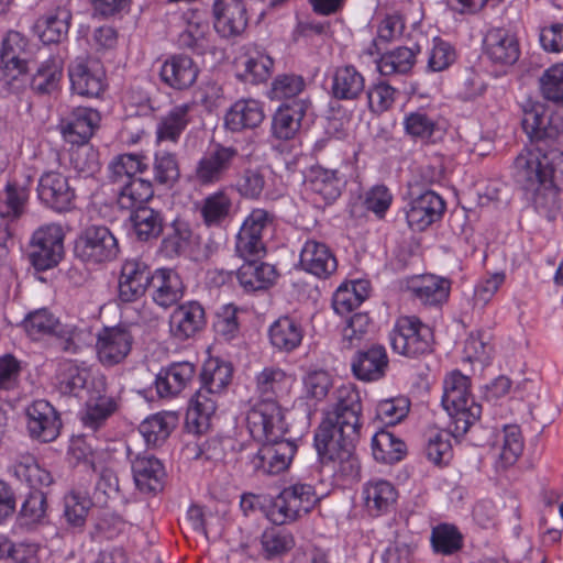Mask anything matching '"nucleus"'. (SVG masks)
<instances>
[{
	"instance_id": "f257e3e1",
	"label": "nucleus",
	"mask_w": 563,
	"mask_h": 563,
	"mask_svg": "<svg viewBox=\"0 0 563 563\" xmlns=\"http://www.w3.org/2000/svg\"><path fill=\"white\" fill-rule=\"evenodd\" d=\"M362 399L352 386L338 389L336 402L314 431L313 444L323 470L338 481H354L360 477L361 464L356 444L363 423Z\"/></svg>"
},
{
	"instance_id": "f03ea898",
	"label": "nucleus",
	"mask_w": 563,
	"mask_h": 563,
	"mask_svg": "<svg viewBox=\"0 0 563 563\" xmlns=\"http://www.w3.org/2000/svg\"><path fill=\"white\" fill-rule=\"evenodd\" d=\"M515 183L531 195L534 210L549 221L561 209L563 190V152L558 148H523L514 162Z\"/></svg>"
},
{
	"instance_id": "7ed1b4c3",
	"label": "nucleus",
	"mask_w": 563,
	"mask_h": 563,
	"mask_svg": "<svg viewBox=\"0 0 563 563\" xmlns=\"http://www.w3.org/2000/svg\"><path fill=\"white\" fill-rule=\"evenodd\" d=\"M234 367L231 362L219 357L205 361L197 378L199 388L191 396L186 423L190 432L201 434L209 427V420L217 409V398L232 383Z\"/></svg>"
},
{
	"instance_id": "20e7f679",
	"label": "nucleus",
	"mask_w": 563,
	"mask_h": 563,
	"mask_svg": "<svg viewBox=\"0 0 563 563\" xmlns=\"http://www.w3.org/2000/svg\"><path fill=\"white\" fill-rule=\"evenodd\" d=\"M441 404L450 417L451 434L455 438L463 437L479 422L482 405L471 393V378L459 369L444 377Z\"/></svg>"
},
{
	"instance_id": "39448f33",
	"label": "nucleus",
	"mask_w": 563,
	"mask_h": 563,
	"mask_svg": "<svg viewBox=\"0 0 563 563\" xmlns=\"http://www.w3.org/2000/svg\"><path fill=\"white\" fill-rule=\"evenodd\" d=\"M256 393L261 401L247 415V424L253 426L256 433H262L267 426L279 431L284 422L278 399L288 390V376L279 367H265L256 375Z\"/></svg>"
},
{
	"instance_id": "423d86ee",
	"label": "nucleus",
	"mask_w": 563,
	"mask_h": 563,
	"mask_svg": "<svg viewBox=\"0 0 563 563\" xmlns=\"http://www.w3.org/2000/svg\"><path fill=\"white\" fill-rule=\"evenodd\" d=\"M249 429L254 439L263 442L258 451L250 457L253 471L262 475H277L286 471L297 452V445L294 441L284 439L287 432L285 422H280L278 432L269 426L262 433H256L253 426H249Z\"/></svg>"
},
{
	"instance_id": "0eeeda50",
	"label": "nucleus",
	"mask_w": 563,
	"mask_h": 563,
	"mask_svg": "<svg viewBox=\"0 0 563 563\" xmlns=\"http://www.w3.org/2000/svg\"><path fill=\"white\" fill-rule=\"evenodd\" d=\"M65 232L59 223L40 225L30 236L26 257L36 272L55 268L65 256Z\"/></svg>"
},
{
	"instance_id": "6e6552de",
	"label": "nucleus",
	"mask_w": 563,
	"mask_h": 563,
	"mask_svg": "<svg viewBox=\"0 0 563 563\" xmlns=\"http://www.w3.org/2000/svg\"><path fill=\"white\" fill-rule=\"evenodd\" d=\"M276 225L274 211L254 208L243 220L235 235V254L241 258L263 257L266 254L265 238Z\"/></svg>"
},
{
	"instance_id": "1a4fd4ad",
	"label": "nucleus",
	"mask_w": 563,
	"mask_h": 563,
	"mask_svg": "<svg viewBox=\"0 0 563 563\" xmlns=\"http://www.w3.org/2000/svg\"><path fill=\"white\" fill-rule=\"evenodd\" d=\"M119 242L112 231L102 224L84 228L75 239L74 255L86 265H102L117 258Z\"/></svg>"
},
{
	"instance_id": "9d476101",
	"label": "nucleus",
	"mask_w": 563,
	"mask_h": 563,
	"mask_svg": "<svg viewBox=\"0 0 563 563\" xmlns=\"http://www.w3.org/2000/svg\"><path fill=\"white\" fill-rule=\"evenodd\" d=\"M389 340L395 353L417 358L431 352L433 333L418 317L402 316L397 319Z\"/></svg>"
},
{
	"instance_id": "9b49d317",
	"label": "nucleus",
	"mask_w": 563,
	"mask_h": 563,
	"mask_svg": "<svg viewBox=\"0 0 563 563\" xmlns=\"http://www.w3.org/2000/svg\"><path fill=\"white\" fill-rule=\"evenodd\" d=\"M27 38L20 32L10 31L2 41L0 49V63L4 87L10 93H18L24 88L23 77L27 67Z\"/></svg>"
},
{
	"instance_id": "f8f14e48",
	"label": "nucleus",
	"mask_w": 563,
	"mask_h": 563,
	"mask_svg": "<svg viewBox=\"0 0 563 563\" xmlns=\"http://www.w3.org/2000/svg\"><path fill=\"white\" fill-rule=\"evenodd\" d=\"M405 212L408 227L412 231L422 232L442 219L446 203L439 194L431 189L417 191L411 188Z\"/></svg>"
},
{
	"instance_id": "ddd939ff",
	"label": "nucleus",
	"mask_w": 563,
	"mask_h": 563,
	"mask_svg": "<svg viewBox=\"0 0 563 563\" xmlns=\"http://www.w3.org/2000/svg\"><path fill=\"white\" fill-rule=\"evenodd\" d=\"M240 158L239 150L234 146H225L221 143L211 145L196 164L195 180L203 187L222 181Z\"/></svg>"
},
{
	"instance_id": "4468645a",
	"label": "nucleus",
	"mask_w": 563,
	"mask_h": 563,
	"mask_svg": "<svg viewBox=\"0 0 563 563\" xmlns=\"http://www.w3.org/2000/svg\"><path fill=\"white\" fill-rule=\"evenodd\" d=\"M522 129L531 142L536 143L530 148H542L539 143L553 142L563 134V117L542 103H536L525 110Z\"/></svg>"
},
{
	"instance_id": "2eb2a0df",
	"label": "nucleus",
	"mask_w": 563,
	"mask_h": 563,
	"mask_svg": "<svg viewBox=\"0 0 563 563\" xmlns=\"http://www.w3.org/2000/svg\"><path fill=\"white\" fill-rule=\"evenodd\" d=\"M154 271L141 258L123 262L118 283V298L123 303L135 302L150 289Z\"/></svg>"
},
{
	"instance_id": "dca6fc26",
	"label": "nucleus",
	"mask_w": 563,
	"mask_h": 563,
	"mask_svg": "<svg viewBox=\"0 0 563 563\" xmlns=\"http://www.w3.org/2000/svg\"><path fill=\"white\" fill-rule=\"evenodd\" d=\"M135 487L142 494H153L164 489L166 470L163 462L154 454L140 452L133 454L128 450Z\"/></svg>"
},
{
	"instance_id": "f3484780",
	"label": "nucleus",
	"mask_w": 563,
	"mask_h": 563,
	"mask_svg": "<svg viewBox=\"0 0 563 563\" xmlns=\"http://www.w3.org/2000/svg\"><path fill=\"white\" fill-rule=\"evenodd\" d=\"M36 194L40 202L55 212H67L75 207V189L59 172L44 173L38 179Z\"/></svg>"
},
{
	"instance_id": "a211bd4d",
	"label": "nucleus",
	"mask_w": 563,
	"mask_h": 563,
	"mask_svg": "<svg viewBox=\"0 0 563 563\" xmlns=\"http://www.w3.org/2000/svg\"><path fill=\"white\" fill-rule=\"evenodd\" d=\"M133 340L126 325L104 327L96 343L99 362L107 367L122 363L132 350Z\"/></svg>"
},
{
	"instance_id": "6ab92c4d",
	"label": "nucleus",
	"mask_w": 563,
	"mask_h": 563,
	"mask_svg": "<svg viewBox=\"0 0 563 563\" xmlns=\"http://www.w3.org/2000/svg\"><path fill=\"white\" fill-rule=\"evenodd\" d=\"M70 89L86 98H98L107 87L106 71L99 63L88 58H76L68 66Z\"/></svg>"
},
{
	"instance_id": "aec40b11",
	"label": "nucleus",
	"mask_w": 563,
	"mask_h": 563,
	"mask_svg": "<svg viewBox=\"0 0 563 563\" xmlns=\"http://www.w3.org/2000/svg\"><path fill=\"white\" fill-rule=\"evenodd\" d=\"M197 378V365L189 361L172 362L157 373L154 386L157 396L173 399L190 388Z\"/></svg>"
},
{
	"instance_id": "412c9836",
	"label": "nucleus",
	"mask_w": 563,
	"mask_h": 563,
	"mask_svg": "<svg viewBox=\"0 0 563 563\" xmlns=\"http://www.w3.org/2000/svg\"><path fill=\"white\" fill-rule=\"evenodd\" d=\"M26 428L32 439L44 443L57 439L62 429L59 412L45 399L34 400L25 408Z\"/></svg>"
},
{
	"instance_id": "4be33fe9",
	"label": "nucleus",
	"mask_w": 563,
	"mask_h": 563,
	"mask_svg": "<svg viewBox=\"0 0 563 563\" xmlns=\"http://www.w3.org/2000/svg\"><path fill=\"white\" fill-rule=\"evenodd\" d=\"M310 106V99H295L282 103L272 115L271 137L279 142L295 140Z\"/></svg>"
},
{
	"instance_id": "5701e85b",
	"label": "nucleus",
	"mask_w": 563,
	"mask_h": 563,
	"mask_svg": "<svg viewBox=\"0 0 563 563\" xmlns=\"http://www.w3.org/2000/svg\"><path fill=\"white\" fill-rule=\"evenodd\" d=\"M213 27L223 38L240 36L247 27L249 14L243 0H214Z\"/></svg>"
},
{
	"instance_id": "b1692460",
	"label": "nucleus",
	"mask_w": 563,
	"mask_h": 563,
	"mask_svg": "<svg viewBox=\"0 0 563 563\" xmlns=\"http://www.w3.org/2000/svg\"><path fill=\"white\" fill-rule=\"evenodd\" d=\"M100 113L87 107L74 108L60 119L59 128L64 139L71 144L84 145L89 142L99 128Z\"/></svg>"
},
{
	"instance_id": "393cba45",
	"label": "nucleus",
	"mask_w": 563,
	"mask_h": 563,
	"mask_svg": "<svg viewBox=\"0 0 563 563\" xmlns=\"http://www.w3.org/2000/svg\"><path fill=\"white\" fill-rule=\"evenodd\" d=\"M207 324L203 306L189 300L179 306L169 316V331L173 338L185 341L202 331Z\"/></svg>"
},
{
	"instance_id": "a878e982",
	"label": "nucleus",
	"mask_w": 563,
	"mask_h": 563,
	"mask_svg": "<svg viewBox=\"0 0 563 563\" xmlns=\"http://www.w3.org/2000/svg\"><path fill=\"white\" fill-rule=\"evenodd\" d=\"M197 63L186 54H173L161 66L159 78L167 87L183 91L194 86L199 75Z\"/></svg>"
},
{
	"instance_id": "bb28decb",
	"label": "nucleus",
	"mask_w": 563,
	"mask_h": 563,
	"mask_svg": "<svg viewBox=\"0 0 563 563\" xmlns=\"http://www.w3.org/2000/svg\"><path fill=\"white\" fill-rule=\"evenodd\" d=\"M93 391L86 401V409L81 416L85 428L92 432L101 429L107 420L117 411L118 404L112 396L106 395L104 379L92 380Z\"/></svg>"
},
{
	"instance_id": "cd10ccee",
	"label": "nucleus",
	"mask_w": 563,
	"mask_h": 563,
	"mask_svg": "<svg viewBox=\"0 0 563 563\" xmlns=\"http://www.w3.org/2000/svg\"><path fill=\"white\" fill-rule=\"evenodd\" d=\"M260 258L261 257L243 258L244 263L236 272H229L225 276L231 278L234 275L239 285L246 292L269 288L276 282L278 273L274 265L261 262Z\"/></svg>"
},
{
	"instance_id": "c85d7f7f",
	"label": "nucleus",
	"mask_w": 563,
	"mask_h": 563,
	"mask_svg": "<svg viewBox=\"0 0 563 563\" xmlns=\"http://www.w3.org/2000/svg\"><path fill=\"white\" fill-rule=\"evenodd\" d=\"M389 360L386 349L380 344H373L366 349H360L354 354L351 368L354 376L363 382H376L382 379L388 369Z\"/></svg>"
},
{
	"instance_id": "c756f323",
	"label": "nucleus",
	"mask_w": 563,
	"mask_h": 563,
	"mask_svg": "<svg viewBox=\"0 0 563 563\" xmlns=\"http://www.w3.org/2000/svg\"><path fill=\"white\" fill-rule=\"evenodd\" d=\"M274 65V58L266 48L257 44H250L245 46L242 55V70L236 74V77L244 84H264L271 78Z\"/></svg>"
},
{
	"instance_id": "7c9ffc66",
	"label": "nucleus",
	"mask_w": 563,
	"mask_h": 563,
	"mask_svg": "<svg viewBox=\"0 0 563 563\" xmlns=\"http://www.w3.org/2000/svg\"><path fill=\"white\" fill-rule=\"evenodd\" d=\"M299 263L303 271L318 278H328L338 268V261L332 250L324 242L317 240L305 242Z\"/></svg>"
},
{
	"instance_id": "2f4dec72",
	"label": "nucleus",
	"mask_w": 563,
	"mask_h": 563,
	"mask_svg": "<svg viewBox=\"0 0 563 563\" xmlns=\"http://www.w3.org/2000/svg\"><path fill=\"white\" fill-rule=\"evenodd\" d=\"M150 289L154 303L167 309L184 297L186 288L180 275L175 269L162 267L154 271Z\"/></svg>"
},
{
	"instance_id": "473e14b6",
	"label": "nucleus",
	"mask_w": 563,
	"mask_h": 563,
	"mask_svg": "<svg viewBox=\"0 0 563 563\" xmlns=\"http://www.w3.org/2000/svg\"><path fill=\"white\" fill-rule=\"evenodd\" d=\"M484 49L493 63L500 65H514L520 56L517 36L504 27L487 31L484 37Z\"/></svg>"
},
{
	"instance_id": "72a5a7b5",
	"label": "nucleus",
	"mask_w": 563,
	"mask_h": 563,
	"mask_svg": "<svg viewBox=\"0 0 563 563\" xmlns=\"http://www.w3.org/2000/svg\"><path fill=\"white\" fill-rule=\"evenodd\" d=\"M267 335L274 350L280 353H291L301 345L305 328L298 318L285 314L269 325Z\"/></svg>"
},
{
	"instance_id": "f704fd0d",
	"label": "nucleus",
	"mask_w": 563,
	"mask_h": 563,
	"mask_svg": "<svg viewBox=\"0 0 563 563\" xmlns=\"http://www.w3.org/2000/svg\"><path fill=\"white\" fill-rule=\"evenodd\" d=\"M185 29L178 34L176 44L181 49H189L202 55L209 47L210 26L203 12L188 10L184 13Z\"/></svg>"
},
{
	"instance_id": "c9c22d12",
	"label": "nucleus",
	"mask_w": 563,
	"mask_h": 563,
	"mask_svg": "<svg viewBox=\"0 0 563 563\" xmlns=\"http://www.w3.org/2000/svg\"><path fill=\"white\" fill-rule=\"evenodd\" d=\"M362 495L366 511L372 517H379L390 512L397 501L396 487L386 479L375 478L364 484Z\"/></svg>"
},
{
	"instance_id": "e433bc0d",
	"label": "nucleus",
	"mask_w": 563,
	"mask_h": 563,
	"mask_svg": "<svg viewBox=\"0 0 563 563\" xmlns=\"http://www.w3.org/2000/svg\"><path fill=\"white\" fill-rule=\"evenodd\" d=\"M71 18V12L67 8L57 7L41 15L35 21L33 31L43 44H58L67 38Z\"/></svg>"
},
{
	"instance_id": "4c0bfd02",
	"label": "nucleus",
	"mask_w": 563,
	"mask_h": 563,
	"mask_svg": "<svg viewBox=\"0 0 563 563\" xmlns=\"http://www.w3.org/2000/svg\"><path fill=\"white\" fill-rule=\"evenodd\" d=\"M305 181L308 189L319 196L324 203H332L341 196L343 181L335 168L316 164L308 169Z\"/></svg>"
},
{
	"instance_id": "58836bf2",
	"label": "nucleus",
	"mask_w": 563,
	"mask_h": 563,
	"mask_svg": "<svg viewBox=\"0 0 563 563\" xmlns=\"http://www.w3.org/2000/svg\"><path fill=\"white\" fill-rule=\"evenodd\" d=\"M265 113L260 101L240 99L235 101L224 115V126L231 132L252 130L261 125Z\"/></svg>"
},
{
	"instance_id": "ea45409f",
	"label": "nucleus",
	"mask_w": 563,
	"mask_h": 563,
	"mask_svg": "<svg viewBox=\"0 0 563 563\" xmlns=\"http://www.w3.org/2000/svg\"><path fill=\"white\" fill-rule=\"evenodd\" d=\"M12 472L29 490L51 492V486L54 484L51 472L42 467L32 454L18 456L12 465Z\"/></svg>"
},
{
	"instance_id": "a19ab883",
	"label": "nucleus",
	"mask_w": 563,
	"mask_h": 563,
	"mask_svg": "<svg viewBox=\"0 0 563 563\" xmlns=\"http://www.w3.org/2000/svg\"><path fill=\"white\" fill-rule=\"evenodd\" d=\"M331 95L336 100H357L365 90V78L354 65H343L334 69Z\"/></svg>"
},
{
	"instance_id": "79ce46f5",
	"label": "nucleus",
	"mask_w": 563,
	"mask_h": 563,
	"mask_svg": "<svg viewBox=\"0 0 563 563\" xmlns=\"http://www.w3.org/2000/svg\"><path fill=\"white\" fill-rule=\"evenodd\" d=\"M421 53L419 44L411 47L398 46L388 52H380L375 60L382 76L407 75L413 68L417 56Z\"/></svg>"
},
{
	"instance_id": "37998d69",
	"label": "nucleus",
	"mask_w": 563,
	"mask_h": 563,
	"mask_svg": "<svg viewBox=\"0 0 563 563\" xmlns=\"http://www.w3.org/2000/svg\"><path fill=\"white\" fill-rule=\"evenodd\" d=\"M63 62L49 56L41 62L30 79V88L36 96H52L60 90Z\"/></svg>"
},
{
	"instance_id": "c03bdc74",
	"label": "nucleus",
	"mask_w": 563,
	"mask_h": 563,
	"mask_svg": "<svg viewBox=\"0 0 563 563\" xmlns=\"http://www.w3.org/2000/svg\"><path fill=\"white\" fill-rule=\"evenodd\" d=\"M190 106L187 103L178 104L162 115L156 124V143H177L190 122Z\"/></svg>"
},
{
	"instance_id": "a18cd8bd",
	"label": "nucleus",
	"mask_w": 563,
	"mask_h": 563,
	"mask_svg": "<svg viewBox=\"0 0 563 563\" xmlns=\"http://www.w3.org/2000/svg\"><path fill=\"white\" fill-rule=\"evenodd\" d=\"M372 454L376 462L393 465L407 455V445L388 429H380L372 438Z\"/></svg>"
},
{
	"instance_id": "49530a36",
	"label": "nucleus",
	"mask_w": 563,
	"mask_h": 563,
	"mask_svg": "<svg viewBox=\"0 0 563 563\" xmlns=\"http://www.w3.org/2000/svg\"><path fill=\"white\" fill-rule=\"evenodd\" d=\"M153 197L154 184L143 175L118 184V205L121 209L131 211L147 206Z\"/></svg>"
},
{
	"instance_id": "de8ad7c7",
	"label": "nucleus",
	"mask_w": 563,
	"mask_h": 563,
	"mask_svg": "<svg viewBox=\"0 0 563 563\" xmlns=\"http://www.w3.org/2000/svg\"><path fill=\"white\" fill-rule=\"evenodd\" d=\"M195 240L196 238L189 222L176 218L168 227V231L162 240L161 251L168 258L178 257L190 251L196 243Z\"/></svg>"
},
{
	"instance_id": "09e8293b",
	"label": "nucleus",
	"mask_w": 563,
	"mask_h": 563,
	"mask_svg": "<svg viewBox=\"0 0 563 563\" xmlns=\"http://www.w3.org/2000/svg\"><path fill=\"white\" fill-rule=\"evenodd\" d=\"M451 283L446 278L426 275L409 287L412 297L426 306H439L449 298Z\"/></svg>"
},
{
	"instance_id": "8fccbe9b",
	"label": "nucleus",
	"mask_w": 563,
	"mask_h": 563,
	"mask_svg": "<svg viewBox=\"0 0 563 563\" xmlns=\"http://www.w3.org/2000/svg\"><path fill=\"white\" fill-rule=\"evenodd\" d=\"M150 169V158L144 154L124 153L109 164V178L113 184L137 178Z\"/></svg>"
},
{
	"instance_id": "3c124183",
	"label": "nucleus",
	"mask_w": 563,
	"mask_h": 563,
	"mask_svg": "<svg viewBox=\"0 0 563 563\" xmlns=\"http://www.w3.org/2000/svg\"><path fill=\"white\" fill-rule=\"evenodd\" d=\"M30 177L24 183L16 179L9 180L4 187L3 206L0 208V217L5 222L18 221L24 213L30 197Z\"/></svg>"
},
{
	"instance_id": "603ef678",
	"label": "nucleus",
	"mask_w": 563,
	"mask_h": 563,
	"mask_svg": "<svg viewBox=\"0 0 563 563\" xmlns=\"http://www.w3.org/2000/svg\"><path fill=\"white\" fill-rule=\"evenodd\" d=\"M153 184L165 188H173L180 178V166L175 153L157 150L150 159V169Z\"/></svg>"
},
{
	"instance_id": "864d4df0",
	"label": "nucleus",
	"mask_w": 563,
	"mask_h": 563,
	"mask_svg": "<svg viewBox=\"0 0 563 563\" xmlns=\"http://www.w3.org/2000/svg\"><path fill=\"white\" fill-rule=\"evenodd\" d=\"M90 371L75 362H65L60 364L56 380L57 389L63 396L80 398L81 394L88 388Z\"/></svg>"
},
{
	"instance_id": "5fc2aeb1",
	"label": "nucleus",
	"mask_w": 563,
	"mask_h": 563,
	"mask_svg": "<svg viewBox=\"0 0 563 563\" xmlns=\"http://www.w3.org/2000/svg\"><path fill=\"white\" fill-rule=\"evenodd\" d=\"M130 220L139 241L157 239L164 229V216L161 210L143 206L131 210Z\"/></svg>"
},
{
	"instance_id": "6e6d98bb",
	"label": "nucleus",
	"mask_w": 563,
	"mask_h": 563,
	"mask_svg": "<svg viewBox=\"0 0 563 563\" xmlns=\"http://www.w3.org/2000/svg\"><path fill=\"white\" fill-rule=\"evenodd\" d=\"M177 417L173 412H158L146 418L139 427L146 446H162L176 426Z\"/></svg>"
},
{
	"instance_id": "4d7b16f0",
	"label": "nucleus",
	"mask_w": 563,
	"mask_h": 563,
	"mask_svg": "<svg viewBox=\"0 0 563 563\" xmlns=\"http://www.w3.org/2000/svg\"><path fill=\"white\" fill-rule=\"evenodd\" d=\"M59 323V319L49 309L40 308L26 313L19 327L32 341H40L54 335Z\"/></svg>"
},
{
	"instance_id": "13d9d810",
	"label": "nucleus",
	"mask_w": 563,
	"mask_h": 563,
	"mask_svg": "<svg viewBox=\"0 0 563 563\" xmlns=\"http://www.w3.org/2000/svg\"><path fill=\"white\" fill-rule=\"evenodd\" d=\"M295 545L292 533L283 527H271L261 536L262 555L267 561L282 558Z\"/></svg>"
},
{
	"instance_id": "bf43d9fd",
	"label": "nucleus",
	"mask_w": 563,
	"mask_h": 563,
	"mask_svg": "<svg viewBox=\"0 0 563 563\" xmlns=\"http://www.w3.org/2000/svg\"><path fill=\"white\" fill-rule=\"evenodd\" d=\"M232 200L224 190H218L203 198L200 216L207 227H220L230 217Z\"/></svg>"
},
{
	"instance_id": "052dcab7",
	"label": "nucleus",
	"mask_w": 563,
	"mask_h": 563,
	"mask_svg": "<svg viewBox=\"0 0 563 563\" xmlns=\"http://www.w3.org/2000/svg\"><path fill=\"white\" fill-rule=\"evenodd\" d=\"M405 132L413 139L434 142L442 135L437 120L424 111H415L405 115Z\"/></svg>"
},
{
	"instance_id": "680f3d73",
	"label": "nucleus",
	"mask_w": 563,
	"mask_h": 563,
	"mask_svg": "<svg viewBox=\"0 0 563 563\" xmlns=\"http://www.w3.org/2000/svg\"><path fill=\"white\" fill-rule=\"evenodd\" d=\"M430 541L435 553L452 555L463 548L464 538L456 526L440 523L432 528Z\"/></svg>"
},
{
	"instance_id": "e2e57ef3",
	"label": "nucleus",
	"mask_w": 563,
	"mask_h": 563,
	"mask_svg": "<svg viewBox=\"0 0 563 563\" xmlns=\"http://www.w3.org/2000/svg\"><path fill=\"white\" fill-rule=\"evenodd\" d=\"M306 86V79L301 75L279 74L272 80L267 97L271 100L292 101L299 99L298 97L305 91Z\"/></svg>"
},
{
	"instance_id": "0e129e2a",
	"label": "nucleus",
	"mask_w": 563,
	"mask_h": 563,
	"mask_svg": "<svg viewBox=\"0 0 563 563\" xmlns=\"http://www.w3.org/2000/svg\"><path fill=\"white\" fill-rule=\"evenodd\" d=\"M54 336L64 353L78 354L92 341V334L88 329L74 324L59 323Z\"/></svg>"
},
{
	"instance_id": "69168bd1",
	"label": "nucleus",
	"mask_w": 563,
	"mask_h": 563,
	"mask_svg": "<svg viewBox=\"0 0 563 563\" xmlns=\"http://www.w3.org/2000/svg\"><path fill=\"white\" fill-rule=\"evenodd\" d=\"M540 95L563 108V63H556L547 68L539 78Z\"/></svg>"
},
{
	"instance_id": "338daca9",
	"label": "nucleus",
	"mask_w": 563,
	"mask_h": 563,
	"mask_svg": "<svg viewBox=\"0 0 563 563\" xmlns=\"http://www.w3.org/2000/svg\"><path fill=\"white\" fill-rule=\"evenodd\" d=\"M280 493L300 517L310 512L319 500L314 487L310 484L296 483L285 487Z\"/></svg>"
},
{
	"instance_id": "774afa93",
	"label": "nucleus",
	"mask_w": 563,
	"mask_h": 563,
	"mask_svg": "<svg viewBox=\"0 0 563 563\" xmlns=\"http://www.w3.org/2000/svg\"><path fill=\"white\" fill-rule=\"evenodd\" d=\"M49 492L29 490L20 509V519L26 526L42 523L47 512Z\"/></svg>"
}]
</instances>
